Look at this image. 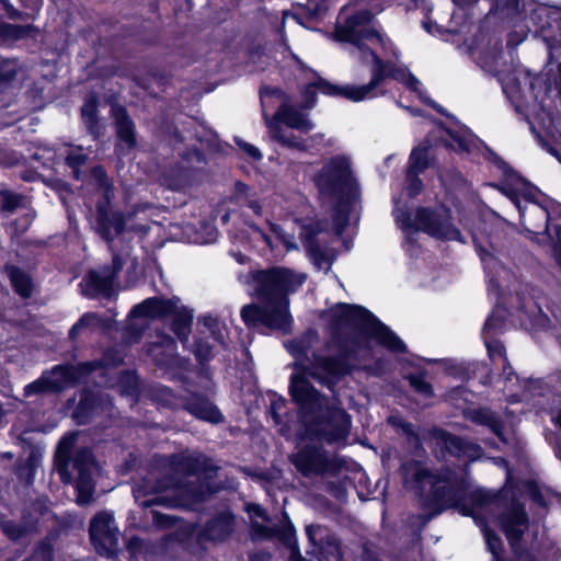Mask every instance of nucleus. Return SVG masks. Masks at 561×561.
<instances>
[{"label": "nucleus", "instance_id": "f257e3e1", "mask_svg": "<svg viewBox=\"0 0 561 561\" xmlns=\"http://www.w3.org/2000/svg\"><path fill=\"white\" fill-rule=\"evenodd\" d=\"M334 38L350 44V55L369 67L370 80L366 84L333 85L322 78H316L305 89L302 106L314 105V93L340 95L353 102L369 100L383 94L380 89L388 78L403 83L424 102L422 83L405 68L396 65L398 50L392 42L373 27V14L364 8L346 5L342 9L335 26Z\"/></svg>", "mask_w": 561, "mask_h": 561}, {"label": "nucleus", "instance_id": "f03ea898", "mask_svg": "<svg viewBox=\"0 0 561 561\" xmlns=\"http://www.w3.org/2000/svg\"><path fill=\"white\" fill-rule=\"evenodd\" d=\"M402 471L405 485L421 494H427L430 501L438 507V512L456 508L462 515L472 516L483 531L493 561L504 560L501 558L502 541L490 530L491 523L501 525L513 548L527 528V515L519 505H513L495 520L494 512L499 511V507L494 497L484 490L474 488L463 470L456 472L446 469L433 474L423 463L413 461L404 463Z\"/></svg>", "mask_w": 561, "mask_h": 561}, {"label": "nucleus", "instance_id": "7ed1b4c3", "mask_svg": "<svg viewBox=\"0 0 561 561\" xmlns=\"http://www.w3.org/2000/svg\"><path fill=\"white\" fill-rule=\"evenodd\" d=\"M306 279L305 273L284 266L254 272L250 285L260 305L242 308L244 323L250 328L263 325L286 332L293 321L288 296L297 291Z\"/></svg>", "mask_w": 561, "mask_h": 561}, {"label": "nucleus", "instance_id": "20e7f679", "mask_svg": "<svg viewBox=\"0 0 561 561\" xmlns=\"http://www.w3.org/2000/svg\"><path fill=\"white\" fill-rule=\"evenodd\" d=\"M316 339V332L309 331L300 340L286 344L287 350L297 359L296 371L291 376L290 393L301 410L304 422H307L309 414L321 412L324 408V399L310 386L307 376L331 387L334 380L350 370V366L344 358L334 359L314 355L310 366L306 365L304 357H307Z\"/></svg>", "mask_w": 561, "mask_h": 561}, {"label": "nucleus", "instance_id": "39448f33", "mask_svg": "<svg viewBox=\"0 0 561 561\" xmlns=\"http://www.w3.org/2000/svg\"><path fill=\"white\" fill-rule=\"evenodd\" d=\"M506 195L519 210L525 228L533 233H547L561 247V205L548 199L536 187L515 172H507L501 186Z\"/></svg>", "mask_w": 561, "mask_h": 561}, {"label": "nucleus", "instance_id": "423d86ee", "mask_svg": "<svg viewBox=\"0 0 561 561\" xmlns=\"http://www.w3.org/2000/svg\"><path fill=\"white\" fill-rule=\"evenodd\" d=\"M332 331L352 330L371 336L394 353L405 351L404 343L368 310L348 304H337L324 313Z\"/></svg>", "mask_w": 561, "mask_h": 561}, {"label": "nucleus", "instance_id": "0eeeda50", "mask_svg": "<svg viewBox=\"0 0 561 561\" xmlns=\"http://www.w3.org/2000/svg\"><path fill=\"white\" fill-rule=\"evenodd\" d=\"M154 519L159 527H170L174 529L173 533L167 536V546L176 542L183 545L185 549L190 548L195 539L198 543L225 540L232 531L233 523L232 515L229 512H224L217 518L208 523L202 531L196 533L193 525L179 520L171 515L157 512Z\"/></svg>", "mask_w": 561, "mask_h": 561}, {"label": "nucleus", "instance_id": "6e6552de", "mask_svg": "<svg viewBox=\"0 0 561 561\" xmlns=\"http://www.w3.org/2000/svg\"><path fill=\"white\" fill-rule=\"evenodd\" d=\"M394 216L397 224L403 230L423 231L436 239L463 242L460 230L454 224L450 210L443 206L420 208L412 218L396 205Z\"/></svg>", "mask_w": 561, "mask_h": 561}, {"label": "nucleus", "instance_id": "1a4fd4ad", "mask_svg": "<svg viewBox=\"0 0 561 561\" xmlns=\"http://www.w3.org/2000/svg\"><path fill=\"white\" fill-rule=\"evenodd\" d=\"M503 91L516 111L539 116L545 108V99L550 89L542 77H534L527 70H517L515 76L502 80Z\"/></svg>", "mask_w": 561, "mask_h": 561}, {"label": "nucleus", "instance_id": "9d476101", "mask_svg": "<svg viewBox=\"0 0 561 561\" xmlns=\"http://www.w3.org/2000/svg\"><path fill=\"white\" fill-rule=\"evenodd\" d=\"M264 116H266L265 113ZM265 121L272 138L279 144L299 150H308L312 147L309 145V139L294 136L283 127L286 126L301 133H308L313 128L308 116L293 105L283 104L272 118L265 117Z\"/></svg>", "mask_w": 561, "mask_h": 561}, {"label": "nucleus", "instance_id": "9b49d317", "mask_svg": "<svg viewBox=\"0 0 561 561\" xmlns=\"http://www.w3.org/2000/svg\"><path fill=\"white\" fill-rule=\"evenodd\" d=\"M133 318H158L171 316L173 318L172 328L178 337L186 341L191 332L193 320L192 310L181 305L179 298L169 300L160 298H148L141 304L135 306L130 312Z\"/></svg>", "mask_w": 561, "mask_h": 561}, {"label": "nucleus", "instance_id": "f8f14e48", "mask_svg": "<svg viewBox=\"0 0 561 561\" xmlns=\"http://www.w3.org/2000/svg\"><path fill=\"white\" fill-rule=\"evenodd\" d=\"M313 181L324 196H354L356 180L346 157H334L329 160L314 175Z\"/></svg>", "mask_w": 561, "mask_h": 561}, {"label": "nucleus", "instance_id": "ddd939ff", "mask_svg": "<svg viewBox=\"0 0 561 561\" xmlns=\"http://www.w3.org/2000/svg\"><path fill=\"white\" fill-rule=\"evenodd\" d=\"M145 493H156L153 499L145 500L140 502L142 506L152 504H163L168 507H190L193 508L198 502L206 499L204 491H195L188 484L170 483L163 482L157 483V486L150 491L144 490L141 486L134 489V495L137 501L140 500V495Z\"/></svg>", "mask_w": 561, "mask_h": 561}, {"label": "nucleus", "instance_id": "4468645a", "mask_svg": "<svg viewBox=\"0 0 561 561\" xmlns=\"http://www.w3.org/2000/svg\"><path fill=\"white\" fill-rule=\"evenodd\" d=\"M98 370H101V363L99 362L82 363L77 366H58L38 380L27 385L25 393L31 396L47 390L59 391L71 383L81 381L88 375L95 374Z\"/></svg>", "mask_w": 561, "mask_h": 561}, {"label": "nucleus", "instance_id": "2eb2a0df", "mask_svg": "<svg viewBox=\"0 0 561 561\" xmlns=\"http://www.w3.org/2000/svg\"><path fill=\"white\" fill-rule=\"evenodd\" d=\"M91 178L98 184L99 191L105 199L98 205L96 231L103 239L111 242L122 233L126 221L121 213L114 211L110 207L111 186L104 170L100 167L94 168Z\"/></svg>", "mask_w": 561, "mask_h": 561}, {"label": "nucleus", "instance_id": "dca6fc26", "mask_svg": "<svg viewBox=\"0 0 561 561\" xmlns=\"http://www.w3.org/2000/svg\"><path fill=\"white\" fill-rule=\"evenodd\" d=\"M249 187L243 183L236 184V197L242 206L248 207L252 214L256 217H264L270 231L273 233L274 239L279 241L286 252L298 250V245L293 234L285 233L282 227L272 219L275 218L274 211L271 209L272 204L268 201H261L252 195L248 194Z\"/></svg>", "mask_w": 561, "mask_h": 561}, {"label": "nucleus", "instance_id": "f3484780", "mask_svg": "<svg viewBox=\"0 0 561 561\" xmlns=\"http://www.w3.org/2000/svg\"><path fill=\"white\" fill-rule=\"evenodd\" d=\"M351 428V419L342 409H333L327 419L306 428V435L316 436L329 444H345Z\"/></svg>", "mask_w": 561, "mask_h": 561}, {"label": "nucleus", "instance_id": "a211bd4d", "mask_svg": "<svg viewBox=\"0 0 561 561\" xmlns=\"http://www.w3.org/2000/svg\"><path fill=\"white\" fill-rule=\"evenodd\" d=\"M293 462L304 474L334 472L342 466L340 458L311 445L301 447L293 456Z\"/></svg>", "mask_w": 561, "mask_h": 561}, {"label": "nucleus", "instance_id": "6ab92c4d", "mask_svg": "<svg viewBox=\"0 0 561 561\" xmlns=\"http://www.w3.org/2000/svg\"><path fill=\"white\" fill-rule=\"evenodd\" d=\"M90 537L99 553L105 556L115 553L118 546V528L110 512H100L92 518Z\"/></svg>", "mask_w": 561, "mask_h": 561}, {"label": "nucleus", "instance_id": "aec40b11", "mask_svg": "<svg viewBox=\"0 0 561 561\" xmlns=\"http://www.w3.org/2000/svg\"><path fill=\"white\" fill-rule=\"evenodd\" d=\"M73 467L78 471V478L76 480L77 502L80 505H87L92 502L93 499V476L98 471V467L90 450L84 449L78 453L73 460Z\"/></svg>", "mask_w": 561, "mask_h": 561}, {"label": "nucleus", "instance_id": "412c9836", "mask_svg": "<svg viewBox=\"0 0 561 561\" xmlns=\"http://www.w3.org/2000/svg\"><path fill=\"white\" fill-rule=\"evenodd\" d=\"M123 262L114 256L113 268L92 271L80 283L82 294L89 297L110 296L114 290V276L121 271Z\"/></svg>", "mask_w": 561, "mask_h": 561}, {"label": "nucleus", "instance_id": "4be33fe9", "mask_svg": "<svg viewBox=\"0 0 561 561\" xmlns=\"http://www.w3.org/2000/svg\"><path fill=\"white\" fill-rule=\"evenodd\" d=\"M306 533L314 549H318L319 561H341L340 543L334 537L327 534L325 528L319 525H309L306 527Z\"/></svg>", "mask_w": 561, "mask_h": 561}, {"label": "nucleus", "instance_id": "5701e85b", "mask_svg": "<svg viewBox=\"0 0 561 561\" xmlns=\"http://www.w3.org/2000/svg\"><path fill=\"white\" fill-rule=\"evenodd\" d=\"M433 137L446 147L459 151H470L476 142L473 135L467 128L457 124L448 128L437 126Z\"/></svg>", "mask_w": 561, "mask_h": 561}, {"label": "nucleus", "instance_id": "b1692460", "mask_svg": "<svg viewBox=\"0 0 561 561\" xmlns=\"http://www.w3.org/2000/svg\"><path fill=\"white\" fill-rule=\"evenodd\" d=\"M503 311L500 309H494L489 318L485 320L482 337L488 350L489 356L492 360L496 358H502L504 363H506L505 351L501 342L493 340L492 334L496 333L503 324Z\"/></svg>", "mask_w": 561, "mask_h": 561}, {"label": "nucleus", "instance_id": "393cba45", "mask_svg": "<svg viewBox=\"0 0 561 561\" xmlns=\"http://www.w3.org/2000/svg\"><path fill=\"white\" fill-rule=\"evenodd\" d=\"M431 162V151L428 146H419L415 148L410 156V165L408 170V181H409V195L415 196L422 190V183L416 175L425 170Z\"/></svg>", "mask_w": 561, "mask_h": 561}, {"label": "nucleus", "instance_id": "a878e982", "mask_svg": "<svg viewBox=\"0 0 561 561\" xmlns=\"http://www.w3.org/2000/svg\"><path fill=\"white\" fill-rule=\"evenodd\" d=\"M169 468L174 476L188 478L199 474L202 469L207 470V461L199 454H181L169 459Z\"/></svg>", "mask_w": 561, "mask_h": 561}, {"label": "nucleus", "instance_id": "bb28decb", "mask_svg": "<svg viewBox=\"0 0 561 561\" xmlns=\"http://www.w3.org/2000/svg\"><path fill=\"white\" fill-rule=\"evenodd\" d=\"M329 8L328 0H307L301 13H284V19L291 16L298 24L308 27L307 22L320 19Z\"/></svg>", "mask_w": 561, "mask_h": 561}, {"label": "nucleus", "instance_id": "cd10ccee", "mask_svg": "<svg viewBox=\"0 0 561 561\" xmlns=\"http://www.w3.org/2000/svg\"><path fill=\"white\" fill-rule=\"evenodd\" d=\"M187 410L196 417L211 423H219L222 420L220 411L213 403L204 399L197 398L188 401Z\"/></svg>", "mask_w": 561, "mask_h": 561}, {"label": "nucleus", "instance_id": "c85d7f7f", "mask_svg": "<svg viewBox=\"0 0 561 561\" xmlns=\"http://www.w3.org/2000/svg\"><path fill=\"white\" fill-rule=\"evenodd\" d=\"M113 115L116 122V130L118 138L126 145L127 148H131L135 145L134 125L127 117L126 112L122 107H113Z\"/></svg>", "mask_w": 561, "mask_h": 561}, {"label": "nucleus", "instance_id": "c756f323", "mask_svg": "<svg viewBox=\"0 0 561 561\" xmlns=\"http://www.w3.org/2000/svg\"><path fill=\"white\" fill-rule=\"evenodd\" d=\"M301 237L306 239V250L308 255L313 261L314 265L319 270L328 271L331 267V263L333 261V254H329L323 252L319 245L314 244L310 237L308 236V229L304 228L301 232Z\"/></svg>", "mask_w": 561, "mask_h": 561}, {"label": "nucleus", "instance_id": "7c9ffc66", "mask_svg": "<svg viewBox=\"0 0 561 561\" xmlns=\"http://www.w3.org/2000/svg\"><path fill=\"white\" fill-rule=\"evenodd\" d=\"M8 275L15 291L22 297H28L31 295V282L27 275L21 272L16 267H9Z\"/></svg>", "mask_w": 561, "mask_h": 561}, {"label": "nucleus", "instance_id": "2f4dec72", "mask_svg": "<svg viewBox=\"0 0 561 561\" xmlns=\"http://www.w3.org/2000/svg\"><path fill=\"white\" fill-rule=\"evenodd\" d=\"M101 325V319L94 313H85L80 320L70 329L69 335L71 339H77L82 332L95 329Z\"/></svg>", "mask_w": 561, "mask_h": 561}, {"label": "nucleus", "instance_id": "473e14b6", "mask_svg": "<svg viewBox=\"0 0 561 561\" xmlns=\"http://www.w3.org/2000/svg\"><path fill=\"white\" fill-rule=\"evenodd\" d=\"M472 420L480 424L488 425L497 436L501 437V425L496 416L489 410H477L472 412Z\"/></svg>", "mask_w": 561, "mask_h": 561}, {"label": "nucleus", "instance_id": "72a5a7b5", "mask_svg": "<svg viewBox=\"0 0 561 561\" xmlns=\"http://www.w3.org/2000/svg\"><path fill=\"white\" fill-rule=\"evenodd\" d=\"M440 439L444 444V447L455 456H461L468 454V446L463 443L459 437L453 436L447 433L440 434Z\"/></svg>", "mask_w": 561, "mask_h": 561}, {"label": "nucleus", "instance_id": "f704fd0d", "mask_svg": "<svg viewBox=\"0 0 561 561\" xmlns=\"http://www.w3.org/2000/svg\"><path fill=\"white\" fill-rule=\"evenodd\" d=\"M87 154L82 152L81 148L72 149L67 156V163L73 169L76 178H79L78 168L85 163Z\"/></svg>", "mask_w": 561, "mask_h": 561}, {"label": "nucleus", "instance_id": "c9c22d12", "mask_svg": "<svg viewBox=\"0 0 561 561\" xmlns=\"http://www.w3.org/2000/svg\"><path fill=\"white\" fill-rule=\"evenodd\" d=\"M82 117L87 125L92 127L94 121H95V113H96V100L95 98L91 96L89 98L83 106H82Z\"/></svg>", "mask_w": 561, "mask_h": 561}, {"label": "nucleus", "instance_id": "e433bc0d", "mask_svg": "<svg viewBox=\"0 0 561 561\" xmlns=\"http://www.w3.org/2000/svg\"><path fill=\"white\" fill-rule=\"evenodd\" d=\"M76 440L75 434H68L62 437L57 448V456L59 461L66 460Z\"/></svg>", "mask_w": 561, "mask_h": 561}, {"label": "nucleus", "instance_id": "4c0bfd02", "mask_svg": "<svg viewBox=\"0 0 561 561\" xmlns=\"http://www.w3.org/2000/svg\"><path fill=\"white\" fill-rule=\"evenodd\" d=\"M122 382H126V386H121V391L127 396H134L138 388V381L134 374L127 373L122 377Z\"/></svg>", "mask_w": 561, "mask_h": 561}, {"label": "nucleus", "instance_id": "58836bf2", "mask_svg": "<svg viewBox=\"0 0 561 561\" xmlns=\"http://www.w3.org/2000/svg\"><path fill=\"white\" fill-rule=\"evenodd\" d=\"M411 386L419 392L430 396L432 393L431 385L427 383L421 376H410Z\"/></svg>", "mask_w": 561, "mask_h": 561}, {"label": "nucleus", "instance_id": "ea45409f", "mask_svg": "<svg viewBox=\"0 0 561 561\" xmlns=\"http://www.w3.org/2000/svg\"><path fill=\"white\" fill-rule=\"evenodd\" d=\"M472 239H473L474 243L478 242V236H477L476 231H472ZM476 245H477V251H478L485 268L493 267L495 265L494 257L485 249L480 248L478 244H476Z\"/></svg>", "mask_w": 561, "mask_h": 561}, {"label": "nucleus", "instance_id": "a19ab883", "mask_svg": "<svg viewBox=\"0 0 561 561\" xmlns=\"http://www.w3.org/2000/svg\"><path fill=\"white\" fill-rule=\"evenodd\" d=\"M1 203H2V207L4 209L12 210L15 207H18V205L20 203V197L15 194L5 192V193H2V195H1Z\"/></svg>", "mask_w": 561, "mask_h": 561}, {"label": "nucleus", "instance_id": "79ce46f5", "mask_svg": "<svg viewBox=\"0 0 561 561\" xmlns=\"http://www.w3.org/2000/svg\"><path fill=\"white\" fill-rule=\"evenodd\" d=\"M237 144L239 145L240 149L245 154H248L251 159H253V160L262 159V153L256 147H254L245 141H241V140H237Z\"/></svg>", "mask_w": 561, "mask_h": 561}, {"label": "nucleus", "instance_id": "37998d69", "mask_svg": "<svg viewBox=\"0 0 561 561\" xmlns=\"http://www.w3.org/2000/svg\"><path fill=\"white\" fill-rule=\"evenodd\" d=\"M250 228L252 229V233L255 238L261 239L264 241L272 250H274V241L273 238L270 234H266L262 231L257 226L251 225Z\"/></svg>", "mask_w": 561, "mask_h": 561}, {"label": "nucleus", "instance_id": "c03bdc74", "mask_svg": "<svg viewBox=\"0 0 561 561\" xmlns=\"http://www.w3.org/2000/svg\"><path fill=\"white\" fill-rule=\"evenodd\" d=\"M202 321L204 322V324L206 327H208L210 329L211 334H214V339L216 341H218L219 343H224L222 335L220 333H216L215 330L213 329L214 327L218 325L217 319H215L210 316H205L202 318Z\"/></svg>", "mask_w": 561, "mask_h": 561}, {"label": "nucleus", "instance_id": "a18cd8bd", "mask_svg": "<svg viewBox=\"0 0 561 561\" xmlns=\"http://www.w3.org/2000/svg\"><path fill=\"white\" fill-rule=\"evenodd\" d=\"M30 561H51L50 549L46 546L39 548Z\"/></svg>", "mask_w": 561, "mask_h": 561}, {"label": "nucleus", "instance_id": "49530a36", "mask_svg": "<svg viewBox=\"0 0 561 561\" xmlns=\"http://www.w3.org/2000/svg\"><path fill=\"white\" fill-rule=\"evenodd\" d=\"M285 401L284 399L279 398L278 400L274 401L271 407V413L276 424L280 423V415L278 410L284 405Z\"/></svg>", "mask_w": 561, "mask_h": 561}, {"label": "nucleus", "instance_id": "de8ad7c7", "mask_svg": "<svg viewBox=\"0 0 561 561\" xmlns=\"http://www.w3.org/2000/svg\"><path fill=\"white\" fill-rule=\"evenodd\" d=\"M195 354L199 359H207L210 355V350H209L208 345L198 343L195 348Z\"/></svg>", "mask_w": 561, "mask_h": 561}, {"label": "nucleus", "instance_id": "09e8293b", "mask_svg": "<svg viewBox=\"0 0 561 561\" xmlns=\"http://www.w3.org/2000/svg\"><path fill=\"white\" fill-rule=\"evenodd\" d=\"M247 511L251 517H254V516L264 517V512L260 505L249 504L247 507Z\"/></svg>", "mask_w": 561, "mask_h": 561}, {"label": "nucleus", "instance_id": "8fccbe9b", "mask_svg": "<svg viewBox=\"0 0 561 561\" xmlns=\"http://www.w3.org/2000/svg\"><path fill=\"white\" fill-rule=\"evenodd\" d=\"M289 541H290L289 545H290V549H291L289 560L290 561H305L304 558L301 557V554L299 553L298 549L296 548L294 540L289 539Z\"/></svg>", "mask_w": 561, "mask_h": 561}, {"label": "nucleus", "instance_id": "3c124183", "mask_svg": "<svg viewBox=\"0 0 561 561\" xmlns=\"http://www.w3.org/2000/svg\"><path fill=\"white\" fill-rule=\"evenodd\" d=\"M345 224H346L345 216H342L339 213L336 218H335V232H336V234L342 233Z\"/></svg>", "mask_w": 561, "mask_h": 561}, {"label": "nucleus", "instance_id": "603ef678", "mask_svg": "<svg viewBox=\"0 0 561 561\" xmlns=\"http://www.w3.org/2000/svg\"><path fill=\"white\" fill-rule=\"evenodd\" d=\"M526 36L527 33L524 31L520 33V35H518V37H515V34H511L507 44L511 46H516L520 44L526 38Z\"/></svg>", "mask_w": 561, "mask_h": 561}, {"label": "nucleus", "instance_id": "864d4df0", "mask_svg": "<svg viewBox=\"0 0 561 561\" xmlns=\"http://www.w3.org/2000/svg\"><path fill=\"white\" fill-rule=\"evenodd\" d=\"M3 531L11 538L15 539L20 536V531L13 530V526L10 523L3 524Z\"/></svg>", "mask_w": 561, "mask_h": 561}, {"label": "nucleus", "instance_id": "5fc2aeb1", "mask_svg": "<svg viewBox=\"0 0 561 561\" xmlns=\"http://www.w3.org/2000/svg\"><path fill=\"white\" fill-rule=\"evenodd\" d=\"M58 473H59V476H60V478H61V480L64 482H70L71 481V478H70V476H69V473L67 471V467L66 466L59 465Z\"/></svg>", "mask_w": 561, "mask_h": 561}, {"label": "nucleus", "instance_id": "6e6d98bb", "mask_svg": "<svg viewBox=\"0 0 561 561\" xmlns=\"http://www.w3.org/2000/svg\"><path fill=\"white\" fill-rule=\"evenodd\" d=\"M552 420L561 428V414L557 415Z\"/></svg>", "mask_w": 561, "mask_h": 561}, {"label": "nucleus", "instance_id": "4d7b16f0", "mask_svg": "<svg viewBox=\"0 0 561 561\" xmlns=\"http://www.w3.org/2000/svg\"><path fill=\"white\" fill-rule=\"evenodd\" d=\"M236 257H237V260H238L240 263H244V256H243V255L239 254V255H237Z\"/></svg>", "mask_w": 561, "mask_h": 561}, {"label": "nucleus", "instance_id": "13d9d810", "mask_svg": "<svg viewBox=\"0 0 561 561\" xmlns=\"http://www.w3.org/2000/svg\"><path fill=\"white\" fill-rule=\"evenodd\" d=\"M383 7L382 5H376V11H382Z\"/></svg>", "mask_w": 561, "mask_h": 561}, {"label": "nucleus", "instance_id": "bf43d9fd", "mask_svg": "<svg viewBox=\"0 0 561 561\" xmlns=\"http://www.w3.org/2000/svg\"><path fill=\"white\" fill-rule=\"evenodd\" d=\"M546 11H547V9H546V8H540V9H539V12H546Z\"/></svg>", "mask_w": 561, "mask_h": 561}, {"label": "nucleus", "instance_id": "052dcab7", "mask_svg": "<svg viewBox=\"0 0 561 561\" xmlns=\"http://www.w3.org/2000/svg\"><path fill=\"white\" fill-rule=\"evenodd\" d=\"M317 137H318V136H313V137H311V138H310V140H312V141H313V140H316V139H317Z\"/></svg>", "mask_w": 561, "mask_h": 561}]
</instances>
